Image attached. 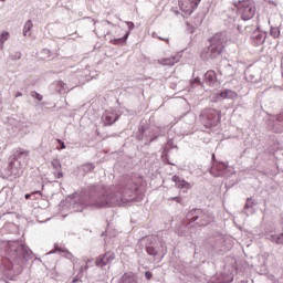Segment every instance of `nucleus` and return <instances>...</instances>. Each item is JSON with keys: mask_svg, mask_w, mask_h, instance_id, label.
<instances>
[{"mask_svg": "<svg viewBox=\"0 0 283 283\" xmlns=\"http://www.w3.org/2000/svg\"><path fill=\"white\" fill-rule=\"evenodd\" d=\"M220 112L214 108H205L200 114V120L207 129H211V127H216L220 123Z\"/></svg>", "mask_w": 283, "mask_h": 283, "instance_id": "20e7f679", "label": "nucleus"}, {"mask_svg": "<svg viewBox=\"0 0 283 283\" xmlns=\"http://www.w3.org/2000/svg\"><path fill=\"white\" fill-rule=\"evenodd\" d=\"M33 193H41V191H34Z\"/></svg>", "mask_w": 283, "mask_h": 283, "instance_id": "7c9ffc66", "label": "nucleus"}, {"mask_svg": "<svg viewBox=\"0 0 283 283\" xmlns=\"http://www.w3.org/2000/svg\"><path fill=\"white\" fill-rule=\"evenodd\" d=\"M123 282L124 283H138L136 280V274L128 272L123 275Z\"/></svg>", "mask_w": 283, "mask_h": 283, "instance_id": "f8f14e48", "label": "nucleus"}, {"mask_svg": "<svg viewBox=\"0 0 283 283\" xmlns=\"http://www.w3.org/2000/svg\"><path fill=\"white\" fill-rule=\"evenodd\" d=\"M57 178H63V172H57Z\"/></svg>", "mask_w": 283, "mask_h": 283, "instance_id": "cd10ccee", "label": "nucleus"}, {"mask_svg": "<svg viewBox=\"0 0 283 283\" xmlns=\"http://www.w3.org/2000/svg\"><path fill=\"white\" fill-rule=\"evenodd\" d=\"M146 251H147L148 255H158V251H156V248H154L151 245H148L146 248Z\"/></svg>", "mask_w": 283, "mask_h": 283, "instance_id": "a211bd4d", "label": "nucleus"}, {"mask_svg": "<svg viewBox=\"0 0 283 283\" xmlns=\"http://www.w3.org/2000/svg\"><path fill=\"white\" fill-rule=\"evenodd\" d=\"M127 36H129V34L127 33L124 38H119V39H112L109 41V43L112 45H122V43H125L127 41Z\"/></svg>", "mask_w": 283, "mask_h": 283, "instance_id": "4468645a", "label": "nucleus"}, {"mask_svg": "<svg viewBox=\"0 0 283 283\" xmlns=\"http://www.w3.org/2000/svg\"><path fill=\"white\" fill-rule=\"evenodd\" d=\"M8 36H10V33L8 31L2 32V34L0 35V43H6V41H8Z\"/></svg>", "mask_w": 283, "mask_h": 283, "instance_id": "6ab92c4d", "label": "nucleus"}, {"mask_svg": "<svg viewBox=\"0 0 283 283\" xmlns=\"http://www.w3.org/2000/svg\"><path fill=\"white\" fill-rule=\"evenodd\" d=\"M30 30H32V20H29L25 22L24 29H23V35L24 36H28V34L30 35Z\"/></svg>", "mask_w": 283, "mask_h": 283, "instance_id": "dca6fc26", "label": "nucleus"}, {"mask_svg": "<svg viewBox=\"0 0 283 283\" xmlns=\"http://www.w3.org/2000/svg\"><path fill=\"white\" fill-rule=\"evenodd\" d=\"M172 182L176 184L177 189H184V192L187 193L189 189H191V184H189L184 178H180V176L175 175L172 177Z\"/></svg>", "mask_w": 283, "mask_h": 283, "instance_id": "0eeeda50", "label": "nucleus"}, {"mask_svg": "<svg viewBox=\"0 0 283 283\" xmlns=\"http://www.w3.org/2000/svg\"><path fill=\"white\" fill-rule=\"evenodd\" d=\"M128 30H134V22H126Z\"/></svg>", "mask_w": 283, "mask_h": 283, "instance_id": "5701e85b", "label": "nucleus"}, {"mask_svg": "<svg viewBox=\"0 0 283 283\" xmlns=\"http://www.w3.org/2000/svg\"><path fill=\"white\" fill-rule=\"evenodd\" d=\"M32 96H34V98H36V101H43V96L36 92H33Z\"/></svg>", "mask_w": 283, "mask_h": 283, "instance_id": "aec40b11", "label": "nucleus"}, {"mask_svg": "<svg viewBox=\"0 0 283 283\" xmlns=\"http://www.w3.org/2000/svg\"><path fill=\"white\" fill-rule=\"evenodd\" d=\"M195 82H196V83H199V85H201L200 80L196 78Z\"/></svg>", "mask_w": 283, "mask_h": 283, "instance_id": "c756f323", "label": "nucleus"}, {"mask_svg": "<svg viewBox=\"0 0 283 283\" xmlns=\"http://www.w3.org/2000/svg\"><path fill=\"white\" fill-rule=\"evenodd\" d=\"M196 222L197 227H207L211 222V216L209 213L203 212L201 209H195L187 213L186 224H193Z\"/></svg>", "mask_w": 283, "mask_h": 283, "instance_id": "f03ea898", "label": "nucleus"}, {"mask_svg": "<svg viewBox=\"0 0 283 283\" xmlns=\"http://www.w3.org/2000/svg\"><path fill=\"white\" fill-rule=\"evenodd\" d=\"M0 1H2V2H3V1H6V0H0Z\"/></svg>", "mask_w": 283, "mask_h": 283, "instance_id": "2f4dec72", "label": "nucleus"}, {"mask_svg": "<svg viewBox=\"0 0 283 283\" xmlns=\"http://www.w3.org/2000/svg\"><path fill=\"white\" fill-rule=\"evenodd\" d=\"M277 243H279V244H283V234H281V235L277 238Z\"/></svg>", "mask_w": 283, "mask_h": 283, "instance_id": "393cba45", "label": "nucleus"}, {"mask_svg": "<svg viewBox=\"0 0 283 283\" xmlns=\"http://www.w3.org/2000/svg\"><path fill=\"white\" fill-rule=\"evenodd\" d=\"M219 96L221 98H228L230 101H233V98H238V93L235 91L226 88L219 94Z\"/></svg>", "mask_w": 283, "mask_h": 283, "instance_id": "9d476101", "label": "nucleus"}, {"mask_svg": "<svg viewBox=\"0 0 283 283\" xmlns=\"http://www.w3.org/2000/svg\"><path fill=\"white\" fill-rule=\"evenodd\" d=\"M158 39H159V41H165V43L169 44V39L168 38L164 39V38L158 36Z\"/></svg>", "mask_w": 283, "mask_h": 283, "instance_id": "a878e982", "label": "nucleus"}, {"mask_svg": "<svg viewBox=\"0 0 283 283\" xmlns=\"http://www.w3.org/2000/svg\"><path fill=\"white\" fill-rule=\"evenodd\" d=\"M24 198H25V200H30L31 195H25Z\"/></svg>", "mask_w": 283, "mask_h": 283, "instance_id": "c85d7f7f", "label": "nucleus"}, {"mask_svg": "<svg viewBox=\"0 0 283 283\" xmlns=\"http://www.w3.org/2000/svg\"><path fill=\"white\" fill-rule=\"evenodd\" d=\"M15 158H28L30 156V151L29 150H23V149H18L14 153Z\"/></svg>", "mask_w": 283, "mask_h": 283, "instance_id": "2eb2a0df", "label": "nucleus"}, {"mask_svg": "<svg viewBox=\"0 0 283 283\" xmlns=\"http://www.w3.org/2000/svg\"><path fill=\"white\" fill-rule=\"evenodd\" d=\"M117 120V118H114L112 115H105L104 116V124L105 125H114V122Z\"/></svg>", "mask_w": 283, "mask_h": 283, "instance_id": "f3484780", "label": "nucleus"}, {"mask_svg": "<svg viewBox=\"0 0 283 283\" xmlns=\"http://www.w3.org/2000/svg\"><path fill=\"white\" fill-rule=\"evenodd\" d=\"M237 8L241 19L243 21H249L255 17V1L253 0H242L233 3Z\"/></svg>", "mask_w": 283, "mask_h": 283, "instance_id": "7ed1b4c3", "label": "nucleus"}, {"mask_svg": "<svg viewBox=\"0 0 283 283\" xmlns=\"http://www.w3.org/2000/svg\"><path fill=\"white\" fill-rule=\"evenodd\" d=\"M57 143L61 145V147H57V149H65V143H63V140L57 139Z\"/></svg>", "mask_w": 283, "mask_h": 283, "instance_id": "4be33fe9", "label": "nucleus"}, {"mask_svg": "<svg viewBox=\"0 0 283 283\" xmlns=\"http://www.w3.org/2000/svg\"><path fill=\"white\" fill-rule=\"evenodd\" d=\"M272 36H274V39H277V36H280V31H275V32H271Z\"/></svg>", "mask_w": 283, "mask_h": 283, "instance_id": "b1692460", "label": "nucleus"}, {"mask_svg": "<svg viewBox=\"0 0 283 283\" xmlns=\"http://www.w3.org/2000/svg\"><path fill=\"white\" fill-rule=\"evenodd\" d=\"M138 193V184L134 182V180H129L120 192L119 202H129L134 199V196Z\"/></svg>", "mask_w": 283, "mask_h": 283, "instance_id": "39448f33", "label": "nucleus"}, {"mask_svg": "<svg viewBox=\"0 0 283 283\" xmlns=\"http://www.w3.org/2000/svg\"><path fill=\"white\" fill-rule=\"evenodd\" d=\"M145 277H146V280H151V277H153L151 272L146 271V272H145Z\"/></svg>", "mask_w": 283, "mask_h": 283, "instance_id": "412c9836", "label": "nucleus"}, {"mask_svg": "<svg viewBox=\"0 0 283 283\" xmlns=\"http://www.w3.org/2000/svg\"><path fill=\"white\" fill-rule=\"evenodd\" d=\"M209 46L200 53L201 59H218L224 52V38L217 33L208 40Z\"/></svg>", "mask_w": 283, "mask_h": 283, "instance_id": "f257e3e1", "label": "nucleus"}, {"mask_svg": "<svg viewBox=\"0 0 283 283\" xmlns=\"http://www.w3.org/2000/svg\"><path fill=\"white\" fill-rule=\"evenodd\" d=\"M120 201L112 199V196H103L95 203L96 207H114V205H119Z\"/></svg>", "mask_w": 283, "mask_h": 283, "instance_id": "6e6552de", "label": "nucleus"}, {"mask_svg": "<svg viewBox=\"0 0 283 283\" xmlns=\"http://www.w3.org/2000/svg\"><path fill=\"white\" fill-rule=\"evenodd\" d=\"M201 0H179V8L187 15L191 14L196 8L200 4Z\"/></svg>", "mask_w": 283, "mask_h": 283, "instance_id": "423d86ee", "label": "nucleus"}, {"mask_svg": "<svg viewBox=\"0 0 283 283\" xmlns=\"http://www.w3.org/2000/svg\"><path fill=\"white\" fill-rule=\"evenodd\" d=\"M171 200H174L175 202H180V197H174V198H171Z\"/></svg>", "mask_w": 283, "mask_h": 283, "instance_id": "bb28decb", "label": "nucleus"}, {"mask_svg": "<svg viewBox=\"0 0 283 283\" xmlns=\"http://www.w3.org/2000/svg\"><path fill=\"white\" fill-rule=\"evenodd\" d=\"M180 61V59L178 56H170V57H165L159 60L158 62L160 63V65H176V63H178Z\"/></svg>", "mask_w": 283, "mask_h": 283, "instance_id": "9b49d317", "label": "nucleus"}, {"mask_svg": "<svg viewBox=\"0 0 283 283\" xmlns=\"http://www.w3.org/2000/svg\"><path fill=\"white\" fill-rule=\"evenodd\" d=\"M205 81L210 85H214V83H218V74L216 73V71L213 70L208 71L205 74Z\"/></svg>", "mask_w": 283, "mask_h": 283, "instance_id": "1a4fd4ad", "label": "nucleus"}, {"mask_svg": "<svg viewBox=\"0 0 283 283\" xmlns=\"http://www.w3.org/2000/svg\"><path fill=\"white\" fill-rule=\"evenodd\" d=\"M106 264H109V258L107 254L101 255L96 260V265L97 266H106Z\"/></svg>", "mask_w": 283, "mask_h": 283, "instance_id": "ddd939ff", "label": "nucleus"}]
</instances>
